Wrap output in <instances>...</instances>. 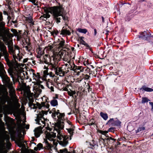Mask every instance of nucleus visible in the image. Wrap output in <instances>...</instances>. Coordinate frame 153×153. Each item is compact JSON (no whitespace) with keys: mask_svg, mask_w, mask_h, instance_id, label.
<instances>
[{"mask_svg":"<svg viewBox=\"0 0 153 153\" xmlns=\"http://www.w3.org/2000/svg\"><path fill=\"white\" fill-rule=\"evenodd\" d=\"M66 122L69 125V128H67L68 132L71 135L70 138L68 136L65 135L63 132V129L64 127V123L62 122L56 124L53 129H51L49 127H46V130L42 131L43 127H39L36 128L34 130L35 136L36 137H39L41 134L44 133L45 135L46 138L51 142L49 143L47 140L45 141L46 148L51 149L53 147L52 145H55V139L56 137V133H57V137L59 140V143L62 146L65 147L68 143V140L71 139L74 131V126L71 124V123L69 120H66Z\"/></svg>","mask_w":153,"mask_h":153,"instance_id":"obj_1","label":"nucleus"},{"mask_svg":"<svg viewBox=\"0 0 153 153\" xmlns=\"http://www.w3.org/2000/svg\"><path fill=\"white\" fill-rule=\"evenodd\" d=\"M28 104L30 107L33 109L38 108L39 109V113L37 114L36 119L35 120L36 123L41 125L40 127H44L45 126V120L43 116L45 114H47V112L46 109H48L49 106V104L47 103L42 102L41 104L37 102L36 104L33 103V99L30 98H29Z\"/></svg>","mask_w":153,"mask_h":153,"instance_id":"obj_2","label":"nucleus"},{"mask_svg":"<svg viewBox=\"0 0 153 153\" xmlns=\"http://www.w3.org/2000/svg\"><path fill=\"white\" fill-rule=\"evenodd\" d=\"M44 10L45 14L43 15L44 17L49 18L50 13L52 14L56 22L58 23L60 22V20L63 19L65 21H68V17L65 13L63 8L60 6H54L51 7H45Z\"/></svg>","mask_w":153,"mask_h":153,"instance_id":"obj_3","label":"nucleus"},{"mask_svg":"<svg viewBox=\"0 0 153 153\" xmlns=\"http://www.w3.org/2000/svg\"><path fill=\"white\" fill-rule=\"evenodd\" d=\"M5 74L6 72L4 69H0V76L2 79L3 83L9 88L10 95L12 96H14L15 95V90L13 86L12 82L10 81V78L5 75Z\"/></svg>","mask_w":153,"mask_h":153,"instance_id":"obj_4","label":"nucleus"},{"mask_svg":"<svg viewBox=\"0 0 153 153\" xmlns=\"http://www.w3.org/2000/svg\"><path fill=\"white\" fill-rule=\"evenodd\" d=\"M7 42L9 52L12 54L14 59L15 61L16 59L20 60L21 56L19 55V47L17 46H15L13 48L12 42L11 41H7Z\"/></svg>","mask_w":153,"mask_h":153,"instance_id":"obj_5","label":"nucleus"},{"mask_svg":"<svg viewBox=\"0 0 153 153\" xmlns=\"http://www.w3.org/2000/svg\"><path fill=\"white\" fill-rule=\"evenodd\" d=\"M49 113H52V117L56 120L58 121H61L64 119L65 115L63 113H61L59 110H56L55 108H53L50 111Z\"/></svg>","mask_w":153,"mask_h":153,"instance_id":"obj_6","label":"nucleus"},{"mask_svg":"<svg viewBox=\"0 0 153 153\" xmlns=\"http://www.w3.org/2000/svg\"><path fill=\"white\" fill-rule=\"evenodd\" d=\"M16 143L20 147H25L24 143H26V141L23 140V137L21 134L18 135V137L16 138Z\"/></svg>","mask_w":153,"mask_h":153,"instance_id":"obj_7","label":"nucleus"},{"mask_svg":"<svg viewBox=\"0 0 153 153\" xmlns=\"http://www.w3.org/2000/svg\"><path fill=\"white\" fill-rule=\"evenodd\" d=\"M59 47L61 48L63 51L67 52L69 51V49L71 48V46L68 44H66L65 41L62 39V40L60 41L59 44Z\"/></svg>","mask_w":153,"mask_h":153,"instance_id":"obj_8","label":"nucleus"},{"mask_svg":"<svg viewBox=\"0 0 153 153\" xmlns=\"http://www.w3.org/2000/svg\"><path fill=\"white\" fill-rule=\"evenodd\" d=\"M151 37V34L146 31L140 32L139 35V37L140 39L145 40H148Z\"/></svg>","mask_w":153,"mask_h":153,"instance_id":"obj_9","label":"nucleus"},{"mask_svg":"<svg viewBox=\"0 0 153 153\" xmlns=\"http://www.w3.org/2000/svg\"><path fill=\"white\" fill-rule=\"evenodd\" d=\"M63 52L62 51H60L58 53H54L52 56V58L53 60L55 63H57L58 61L60 60L61 58H62L63 54Z\"/></svg>","mask_w":153,"mask_h":153,"instance_id":"obj_10","label":"nucleus"},{"mask_svg":"<svg viewBox=\"0 0 153 153\" xmlns=\"http://www.w3.org/2000/svg\"><path fill=\"white\" fill-rule=\"evenodd\" d=\"M98 140L100 145H101L102 144H105L106 141L107 142L110 141L112 143H113L115 141V139L111 137L104 138H102V137H100Z\"/></svg>","mask_w":153,"mask_h":153,"instance_id":"obj_11","label":"nucleus"},{"mask_svg":"<svg viewBox=\"0 0 153 153\" xmlns=\"http://www.w3.org/2000/svg\"><path fill=\"white\" fill-rule=\"evenodd\" d=\"M51 59L52 57H50L48 55L45 54L43 56L42 60H41L40 61L41 63H44L48 65L51 63Z\"/></svg>","mask_w":153,"mask_h":153,"instance_id":"obj_12","label":"nucleus"},{"mask_svg":"<svg viewBox=\"0 0 153 153\" xmlns=\"http://www.w3.org/2000/svg\"><path fill=\"white\" fill-rule=\"evenodd\" d=\"M74 71L75 72V75H79L81 72H83L84 68L81 66H77L75 65L74 68Z\"/></svg>","mask_w":153,"mask_h":153,"instance_id":"obj_13","label":"nucleus"},{"mask_svg":"<svg viewBox=\"0 0 153 153\" xmlns=\"http://www.w3.org/2000/svg\"><path fill=\"white\" fill-rule=\"evenodd\" d=\"M56 63L54 62V64H53L51 62L48 65L49 68L51 71H54L55 72L58 68Z\"/></svg>","mask_w":153,"mask_h":153,"instance_id":"obj_14","label":"nucleus"},{"mask_svg":"<svg viewBox=\"0 0 153 153\" xmlns=\"http://www.w3.org/2000/svg\"><path fill=\"white\" fill-rule=\"evenodd\" d=\"M55 73L57 75L62 76L65 74V72L61 68H58L55 72Z\"/></svg>","mask_w":153,"mask_h":153,"instance_id":"obj_15","label":"nucleus"},{"mask_svg":"<svg viewBox=\"0 0 153 153\" xmlns=\"http://www.w3.org/2000/svg\"><path fill=\"white\" fill-rule=\"evenodd\" d=\"M24 48L26 51L30 53V55H32V49L30 43H28L27 45L24 47Z\"/></svg>","mask_w":153,"mask_h":153,"instance_id":"obj_16","label":"nucleus"},{"mask_svg":"<svg viewBox=\"0 0 153 153\" xmlns=\"http://www.w3.org/2000/svg\"><path fill=\"white\" fill-rule=\"evenodd\" d=\"M140 91H146L147 92H152L153 91V89L151 88H150L147 87L146 86H143L140 89Z\"/></svg>","mask_w":153,"mask_h":153,"instance_id":"obj_17","label":"nucleus"},{"mask_svg":"<svg viewBox=\"0 0 153 153\" xmlns=\"http://www.w3.org/2000/svg\"><path fill=\"white\" fill-rule=\"evenodd\" d=\"M74 66H75V64L73 63H71V65L65 68V70L67 69V70L65 71L66 73H68L69 70H72L74 71L73 68H74Z\"/></svg>","mask_w":153,"mask_h":153,"instance_id":"obj_18","label":"nucleus"},{"mask_svg":"<svg viewBox=\"0 0 153 153\" xmlns=\"http://www.w3.org/2000/svg\"><path fill=\"white\" fill-rule=\"evenodd\" d=\"M68 56L69 57H70V59H67L66 60H65V61H67L68 62V63L65 64L64 65L65 66L66 68L68 66H70L71 65V63L72 62L71 61V59H74V57H72L71 56H71L70 55V54L68 55Z\"/></svg>","mask_w":153,"mask_h":153,"instance_id":"obj_19","label":"nucleus"},{"mask_svg":"<svg viewBox=\"0 0 153 153\" xmlns=\"http://www.w3.org/2000/svg\"><path fill=\"white\" fill-rule=\"evenodd\" d=\"M46 84L48 87L52 91H54L53 87L52 86V84L51 82L49 81L47 82H46Z\"/></svg>","mask_w":153,"mask_h":153,"instance_id":"obj_20","label":"nucleus"},{"mask_svg":"<svg viewBox=\"0 0 153 153\" xmlns=\"http://www.w3.org/2000/svg\"><path fill=\"white\" fill-rule=\"evenodd\" d=\"M59 153H76L75 151L73 150V151H71V152H68L66 149H60L59 152Z\"/></svg>","mask_w":153,"mask_h":153,"instance_id":"obj_21","label":"nucleus"},{"mask_svg":"<svg viewBox=\"0 0 153 153\" xmlns=\"http://www.w3.org/2000/svg\"><path fill=\"white\" fill-rule=\"evenodd\" d=\"M100 115L105 120H106L108 117V115L106 113H104L102 112L100 113Z\"/></svg>","mask_w":153,"mask_h":153,"instance_id":"obj_22","label":"nucleus"},{"mask_svg":"<svg viewBox=\"0 0 153 153\" xmlns=\"http://www.w3.org/2000/svg\"><path fill=\"white\" fill-rule=\"evenodd\" d=\"M42 144L41 143H39L37 145V147H34V150L36 151L39 150L42 148Z\"/></svg>","mask_w":153,"mask_h":153,"instance_id":"obj_23","label":"nucleus"},{"mask_svg":"<svg viewBox=\"0 0 153 153\" xmlns=\"http://www.w3.org/2000/svg\"><path fill=\"white\" fill-rule=\"evenodd\" d=\"M90 144L91 146V148L93 149L94 147L95 146H98L97 143L94 140H93L90 143Z\"/></svg>","mask_w":153,"mask_h":153,"instance_id":"obj_24","label":"nucleus"},{"mask_svg":"<svg viewBox=\"0 0 153 153\" xmlns=\"http://www.w3.org/2000/svg\"><path fill=\"white\" fill-rule=\"evenodd\" d=\"M50 103L52 106H55L58 105V102L57 100L54 99L51 101Z\"/></svg>","mask_w":153,"mask_h":153,"instance_id":"obj_25","label":"nucleus"},{"mask_svg":"<svg viewBox=\"0 0 153 153\" xmlns=\"http://www.w3.org/2000/svg\"><path fill=\"white\" fill-rule=\"evenodd\" d=\"M99 133H101V134L104 135L105 136L107 137L108 138L110 137H109L108 134H107L108 133V131H102V130H100L99 131Z\"/></svg>","mask_w":153,"mask_h":153,"instance_id":"obj_26","label":"nucleus"},{"mask_svg":"<svg viewBox=\"0 0 153 153\" xmlns=\"http://www.w3.org/2000/svg\"><path fill=\"white\" fill-rule=\"evenodd\" d=\"M61 32L63 34H66L69 35L71 34V33L70 32V31L66 29H62V30Z\"/></svg>","mask_w":153,"mask_h":153,"instance_id":"obj_27","label":"nucleus"},{"mask_svg":"<svg viewBox=\"0 0 153 153\" xmlns=\"http://www.w3.org/2000/svg\"><path fill=\"white\" fill-rule=\"evenodd\" d=\"M121 122L118 120L113 121V125L115 126H119L120 125Z\"/></svg>","mask_w":153,"mask_h":153,"instance_id":"obj_28","label":"nucleus"},{"mask_svg":"<svg viewBox=\"0 0 153 153\" xmlns=\"http://www.w3.org/2000/svg\"><path fill=\"white\" fill-rule=\"evenodd\" d=\"M79 32L81 33H86L87 32V30L86 29H83L81 28H79L78 29Z\"/></svg>","mask_w":153,"mask_h":153,"instance_id":"obj_29","label":"nucleus"},{"mask_svg":"<svg viewBox=\"0 0 153 153\" xmlns=\"http://www.w3.org/2000/svg\"><path fill=\"white\" fill-rule=\"evenodd\" d=\"M145 129V128L144 127H140L137 129V130H136V133H137L139 132L144 130Z\"/></svg>","mask_w":153,"mask_h":153,"instance_id":"obj_30","label":"nucleus"},{"mask_svg":"<svg viewBox=\"0 0 153 153\" xmlns=\"http://www.w3.org/2000/svg\"><path fill=\"white\" fill-rule=\"evenodd\" d=\"M150 101L146 97H142L141 102L142 103H144L146 102H147L148 101Z\"/></svg>","mask_w":153,"mask_h":153,"instance_id":"obj_31","label":"nucleus"},{"mask_svg":"<svg viewBox=\"0 0 153 153\" xmlns=\"http://www.w3.org/2000/svg\"><path fill=\"white\" fill-rule=\"evenodd\" d=\"M58 33L59 32L58 31L54 30V31L51 32V34L53 36L55 37V36L57 35Z\"/></svg>","mask_w":153,"mask_h":153,"instance_id":"obj_32","label":"nucleus"},{"mask_svg":"<svg viewBox=\"0 0 153 153\" xmlns=\"http://www.w3.org/2000/svg\"><path fill=\"white\" fill-rule=\"evenodd\" d=\"M68 94L71 96H73L75 93L74 91H72L71 90L68 91Z\"/></svg>","mask_w":153,"mask_h":153,"instance_id":"obj_33","label":"nucleus"},{"mask_svg":"<svg viewBox=\"0 0 153 153\" xmlns=\"http://www.w3.org/2000/svg\"><path fill=\"white\" fill-rule=\"evenodd\" d=\"M80 43L83 45L85 46H87L88 45L84 41L82 38H81L80 39Z\"/></svg>","mask_w":153,"mask_h":153,"instance_id":"obj_34","label":"nucleus"},{"mask_svg":"<svg viewBox=\"0 0 153 153\" xmlns=\"http://www.w3.org/2000/svg\"><path fill=\"white\" fill-rule=\"evenodd\" d=\"M28 22L29 23H31V24H33V20L32 19V18L31 17H29L27 18V19Z\"/></svg>","mask_w":153,"mask_h":153,"instance_id":"obj_35","label":"nucleus"},{"mask_svg":"<svg viewBox=\"0 0 153 153\" xmlns=\"http://www.w3.org/2000/svg\"><path fill=\"white\" fill-rule=\"evenodd\" d=\"M43 52L41 51H39L38 52V54H40L39 55H38L37 56V58H40L41 56L42 55L43 53Z\"/></svg>","mask_w":153,"mask_h":153,"instance_id":"obj_36","label":"nucleus"},{"mask_svg":"<svg viewBox=\"0 0 153 153\" xmlns=\"http://www.w3.org/2000/svg\"><path fill=\"white\" fill-rule=\"evenodd\" d=\"M29 1L31 2L32 3H33L34 5H37L38 4H37V2L36 3V0H29Z\"/></svg>","mask_w":153,"mask_h":153,"instance_id":"obj_37","label":"nucleus"},{"mask_svg":"<svg viewBox=\"0 0 153 153\" xmlns=\"http://www.w3.org/2000/svg\"><path fill=\"white\" fill-rule=\"evenodd\" d=\"M77 153H83V150H80V149L79 148H78L77 149Z\"/></svg>","mask_w":153,"mask_h":153,"instance_id":"obj_38","label":"nucleus"},{"mask_svg":"<svg viewBox=\"0 0 153 153\" xmlns=\"http://www.w3.org/2000/svg\"><path fill=\"white\" fill-rule=\"evenodd\" d=\"M34 76H35L37 79H39V74H37V75L36 74H33Z\"/></svg>","mask_w":153,"mask_h":153,"instance_id":"obj_39","label":"nucleus"},{"mask_svg":"<svg viewBox=\"0 0 153 153\" xmlns=\"http://www.w3.org/2000/svg\"><path fill=\"white\" fill-rule=\"evenodd\" d=\"M90 76L88 75H85L84 76V78L85 79H89Z\"/></svg>","mask_w":153,"mask_h":153,"instance_id":"obj_40","label":"nucleus"},{"mask_svg":"<svg viewBox=\"0 0 153 153\" xmlns=\"http://www.w3.org/2000/svg\"><path fill=\"white\" fill-rule=\"evenodd\" d=\"M44 74L45 75H48V71L47 70H45L44 71Z\"/></svg>","mask_w":153,"mask_h":153,"instance_id":"obj_41","label":"nucleus"},{"mask_svg":"<svg viewBox=\"0 0 153 153\" xmlns=\"http://www.w3.org/2000/svg\"><path fill=\"white\" fill-rule=\"evenodd\" d=\"M149 104L152 106V110H153V102H149Z\"/></svg>","mask_w":153,"mask_h":153,"instance_id":"obj_42","label":"nucleus"},{"mask_svg":"<svg viewBox=\"0 0 153 153\" xmlns=\"http://www.w3.org/2000/svg\"><path fill=\"white\" fill-rule=\"evenodd\" d=\"M94 36H95L96 35L97 32V30H96V29H94Z\"/></svg>","mask_w":153,"mask_h":153,"instance_id":"obj_43","label":"nucleus"},{"mask_svg":"<svg viewBox=\"0 0 153 153\" xmlns=\"http://www.w3.org/2000/svg\"><path fill=\"white\" fill-rule=\"evenodd\" d=\"M8 72L10 74V75L12 77L13 76V72L11 71H10V72L9 71H8Z\"/></svg>","mask_w":153,"mask_h":153,"instance_id":"obj_44","label":"nucleus"},{"mask_svg":"<svg viewBox=\"0 0 153 153\" xmlns=\"http://www.w3.org/2000/svg\"><path fill=\"white\" fill-rule=\"evenodd\" d=\"M94 122H92L91 123H89V125L90 126H91L94 124Z\"/></svg>","mask_w":153,"mask_h":153,"instance_id":"obj_45","label":"nucleus"},{"mask_svg":"<svg viewBox=\"0 0 153 153\" xmlns=\"http://www.w3.org/2000/svg\"><path fill=\"white\" fill-rule=\"evenodd\" d=\"M88 90L89 92L91 90V88H90V86H89V87L88 88Z\"/></svg>","mask_w":153,"mask_h":153,"instance_id":"obj_46","label":"nucleus"},{"mask_svg":"<svg viewBox=\"0 0 153 153\" xmlns=\"http://www.w3.org/2000/svg\"><path fill=\"white\" fill-rule=\"evenodd\" d=\"M114 119L113 118L110 119L109 121H108V123H110L111 121H113Z\"/></svg>","mask_w":153,"mask_h":153,"instance_id":"obj_47","label":"nucleus"},{"mask_svg":"<svg viewBox=\"0 0 153 153\" xmlns=\"http://www.w3.org/2000/svg\"><path fill=\"white\" fill-rule=\"evenodd\" d=\"M27 61V59H24L23 62L24 63H25V62H26Z\"/></svg>","mask_w":153,"mask_h":153,"instance_id":"obj_48","label":"nucleus"},{"mask_svg":"<svg viewBox=\"0 0 153 153\" xmlns=\"http://www.w3.org/2000/svg\"><path fill=\"white\" fill-rule=\"evenodd\" d=\"M109 32V31L108 30H106V33H105V34L106 35H108V33Z\"/></svg>","mask_w":153,"mask_h":153,"instance_id":"obj_49","label":"nucleus"},{"mask_svg":"<svg viewBox=\"0 0 153 153\" xmlns=\"http://www.w3.org/2000/svg\"><path fill=\"white\" fill-rule=\"evenodd\" d=\"M120 145V143L119 142H117V144H116L115 145V146H117L118 145Z\"/></svg>","mask_w":153,"mask_h":153,"instance_id":"obj_50","label":"nucleus"},{"mask_svg":"<svg viewBox=\"0 0 153 153\" xmlns=\"http://www.w3.org/2000/svg\"><path fill=\"white\" fill-rule=\"evenodd\" d=\"M19 127H20V128H24L23 126L22 125H21Z\"/></svg>","mask_w":153,"mask_h":153,"instance_id":"obj_51","label":"nucleus"},{"mask_svg":"<svg viewBox=\"0 0 153 153\" xmlns=\"http://www.w3.org/2000/svg\"><path fill=\"white\" fill-rule=\"evenodd\" d=\"M70 48H71L72 51H73V50H74V48H73V47H71V48L69 49V51L70 50Z\"/></svg>","mask_w":153,"mask_h":153,"instance_id":"obj_52","label":"nucleus"},{"mask_svg":"<svg viewBox=\"0 0 153 153\" xmlns=\"http://www.w3.org/2000/svg\"><path fill=\"white\" fill-rule=\"evenodd\" d=\"M102 22H104V18L103 17H102Z\"/></svg>","mask_w":153,"mask_h":153,"instance_id":"obj_53","label":"nucleus"},{"mask_svg":"<svg viewBox=\"0 0 153 153\" xmlns=\"http://www.w3.org/2000/svg\"><path fill=\"white\" fill-rule=\"evenodd\" d=\"M40 87L42 88V89H43L44 88V86L42 85H41L40 86Z\"/></svg>","mask_w":153,"mask_h":153,"instance_id":"obj_54","label":"nucleus"},{"mask_svg":"<svg viewBox=\"0 0 153 153\" xmlns=\"http://www.w3.org/2000/svg\"><path fill=\"white\" fill-rule=\"evenodd\" d=\"M120 139H118L117 140V142H119V141H120Z\"/></svg>","mask_w":153,"mask_h":153,"instance_id":"obj_55","label":"nucleus"},{"mask_svg":"<svg viewBox=\"0 0 153 153\" xmlns=\"http://www.w3.org/2000/svg\"><path fill=\"white\" fill-rule=\"evenodd\" d=\"M13 23H16V21H13Z\"/></svg>","mask_w":153,"mask_h":153,"instance_id":"obj_56","label":"nucleus"},{"mask_svg":"<svg viewBox=\"0 0 153 153\" xmlns=\"http://www.w3.org/2000/svg\"><path fill=\"white\" fill-rule=\"evenodd\" d=\"M39 93H40L42 92V90L41 89H40L39 90Z\"/></svg>","mask_w":153,"mask_h":153,"instance_id":"obj_57","label":"nucleus"},{"mask_svg":"<svg viewBox=\"0 0 153 153\" xmlns=\"http://www.w3.org/2000/svg\"><path fill=\"white\" fill-rule=\"evenodd\" d=\"M26 128L27 129H28L29 128V127L28 126H27V127H26Z\"/></svg>","mask_w":153,"mask_h":153,"instance_id":"obj_58","label":"nucleus"},{"mask_svg":"<svg viewBox=\"0 0 153 153\" xmlns=\"http://www.w3.org/2000/svg\"><path fill=\"white\" fill-rule=\"evenodd\" d=\"M143 1H144V0H142Z\"/></svg>","mask_w":153,"mask_h":153,"instance_id":"obj_59","label":"nucleus"},{"mask_svg":"<svg viewBox=\"0 0 153 153\" xmlns=\"http://www.w3.org/2000/svg\"><path fill=\"white\" fill-rule=\"evenodd\" d=\"M128 4H130L129 3H128Z\"/></svg>","mask_w":153,"mask_h":153,"instance_id":"obj_60","label":"nucleus"}]
</instances>
